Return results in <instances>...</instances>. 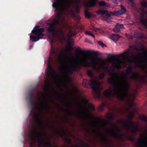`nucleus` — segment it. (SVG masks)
<instances>
[{
    "instance_id": "obj_1",
    "label": "nucleus",
    "mask_w": 147,
    "mask_h": 147,
    "mask_svg": "<svg viewBox=\"0 0 147 147\" xmlns=\"http://www.w3.org/2000/svg\"><path fill=\"white\" fill-rule=\"evenodd\" d=\"M111 87L105 90L104 94L106 97L111 100L114 96L121 100H123L127 96H130L129 90H131L130 83H109Z\"/></svg>"
},
{
    "instance_id": "obj_2",
    "label": "nucleus",
    "mask_w": 147,
    "mask_h": 147,
    "mask_svg": "<svg viewBox=\"0 0 147 147\" xmlns=\"http://www.w3.org/2000/svg\"><path fill=\"white\" fill-rule=\"evenodd\" d=\"M35 91V90L33 89L29 91L27 97L31 106L30 113H33V114L35 116L38 126L42 129L44 130L45 128L44 125L38 116L36 114L35 111L34 106L35 105L39 107L40 111H42L43 109L45 108V106L46 107L48 106L47 99L43 93L39 91L38 92V95L41 96L40 98H39L40 101L39 103L36 101L35 102L33 100V97L34 95Z\"/></svg>"
},
{
    "instance_id": "obj_3",
    "label": "nucleus",
    "mask_w": 147,
    "mask_h": 147,
    "mask_svg": "<svg viewBox=\"0 0 147 147\" xmlns=\"http://www.w3.org/2000/svg\"><path fill=\"white\" fill-rule=\"evenodd\" d=\"M55 42L53 39L51 40L50 44L51 49L50 55L47 61L48 67L45 70V76L44 77L45 81L41 83H73L72 82H52L51 81L54 77L57 75V73L55 71L53 67V63L57 60V58L59 56L55 48L53 47V44Z\"/></svg>"
},
{
    "instance_id": "obj_4",
    "label": "nucleus",
    "mask_w": 147,
    "mask_h": 147,
    "mask_svg": "<svg viewBox=\"0 0 147 147\" xmlns=\"http://www.w3.org/2000/svg\"><path fill=\"white\" fill-rule=\"evenodd\" d=\"M99 60L101 62L99 65L100 67L102 69H105L110 76V77L108 79V83H129L128 82H115L116 79L119 77V73L115 72L114 69H107L106 67V61L102 59H100Z\"/></svg>"
},
{
    "instance_id": "obj_5",
    "label": "nucleus",
    "mask_w": 147,
    "mask_h": 147,
    "mask_svg": "<svg viewBox=\"0 0 147 147\" xmlns=\"http://www.w3.org/2000/svg\"><path fill=\"white\" fill-rule=\"evenodd\" d=\"M102 83H82L84 85L85 84V87H87L88 86L93 90V94L96 99H99L102 97V94L101 91L103 87L102 85Z\"/></svg>"
},
{
    "instance_id": "obj_6",
    "label": "nucleus",
    "mask_w": 147,
    "mask_h": 147,
    "mask_svg": "<svg viewBox=\"0 0 147 147\" xmlns=\"http://www.w3.org/2000/svg\"><path fill=\"white\" fill-rule=\"evenodd\" d=\"M60 20L57 18L55 20H50L47 22L48 25V28L47 29V31L52 34H55L57 31L56 26L60 22Z\"/></svg>"
},
{
    "instance_id": "obj_7",
    "label": "nucleus",
    "mask_w": 147,
    "mask_h": 147,
    "mask_svg": "<svg viewBox=\"0 0 147 147\" xmlns=\"http://www.w3.org/2000/svg\"><path fill=\"white\" fill-rule=\"evenodd\" d=\"M119 122L124 125V127L128 131H129L130 129H132L137 132L139 131L138 125L131 121L129 122L127 120L121 119L119 121Z\"/></svg>"
},
{
    "instance_id": "obj_8",
    "label": "nucleus",
    "mask_w": 147,
    "mask_h": 147,
    "mask_svg": "<svg viewBox=\"0 0 147 147\" xmlns=\"http://www.w3.org/2000/svg\"><path fill=\"white\" fill-rule=\"evenodd\" d=\"M109 125L114 129L107 131L108 133L112 136L117 139H123L124 135L119 133L121 130L115 125L112 123L109 122Z\"/></svg>"
},
{
    "instance_id": "obj_9",
    "label": "nucleus",
    "mask_w": 147,
    "mask_h": 147,
    "mask_svg": "<svg viewBox=\"0 0 147 147\" xmlns=\"http://www.w3.org/2000/svg\"><path fill=\"white\" fill-rule=\"evenodd\" d=\"M45 29L42 28H40L32 31V32L36 36H30V40L32 41L36 42L38 41L40 39L42 38V37L45 36L43 32H44Z\"/></svg>"
},
{
    "instance_id": "obj_10",
    "label": "nucleus",
    "mask_w": 147,
    "mask_h": 147,
    "mask_svg": "<svg viewBox=\"0 0 147 147\" xmlns=\"http://www.w3.org/2000/svg\"><path fill=\"white\" fill-rule=\"evenodd\" d=\"M142 51H144L143 53L144 55V56H141V54L139 53H137L136 55L133 53L132 55L138 62L146 65L147 64V50H146L145 47H144Z\"/></svg>"
},
{
    "instance_id": "obj_11",
    "label": "nucleus",
    "mask_w": 147,
    "mask_h": 147,
    "mask_svg": "<svg viewBox=\"0 0 147 147\" xmlns=\"http://www.w3.org/2000/svg\"><path fill=\"white\" fill-rule=\"evenodd\" d=\"M53 4V6L55 9V10H58L59 9L60 3L63 2L64 4L65 7H69L74 3V0H55Z\"/></svg>"
},
{
    "instance_id": "obj_12",
    "label": "nucleus",
    "mask_w": 147,
    "mask_h": 147,
    "mask_svg": "<svg viewBox=\"0 0 147 147\" xmlns=\"http://www.w3.org/2000/svg\"><path fill=\"white\" fill-rule=\"evenodd\" d=\"M97 58L95 57H92L90 58V59L92 61V63H90L87 61L85 59L83 61L80 62V65L82 67H91L93 69H95L98 63L96 62V60Z\"/></svg>"
},
{
    "instance_id": "obj_13",
    "label": "nucleus",
    "mask_w": 147,
    "mask_h": 147,
    "mask_svg": "<svg viewBox=\"0 0 147 147\" xmlns=\"http://www.w3.org/2000/svg\"><path fill=\"white\" fill-rule=\"evenodd\" d=\"M78 69V66L75 63H74L73 65L71 66L70 69L67 70L65 69L63 67H61L60 69V72L62 75L68 77L69 74H71L73 71H76Z\"/></svg>"
},
{
    "instance_id": "obj_14",
    "label": "nucleus",
    "mask_w": 147,
    "mask_h": 147,
    "mask_svg": "<svg viewBox=\"0 0 147 147\" xmlns=\"http://www.w3.org/2000/svg\"><path fill=\"white\" fill-rule=\"evenodd\" d=\"M133 67L131 66H129L126 69L125 71H124L122 74V75L126 76L131 75L132 77L135 79H137L140 77V74L135 71H133Z\"/></svg>"
},
{
    "instance_id": "obj_15",
    "label": "nucleus",
    "mask_w": 147,
    "mask_h": 147,
    "mask_svg": "<svg viewBox=\"0 0 147 147\" xmlns=\"http://www.w3.org/2000/svg\"><path fill=\"white\" fill-rule=\"evenodd\" d=\"M34 134L35 136L39 138V140L38 141L39 145L42 146L43 144H44L45 137L47 135V134L44 131L43 134H41L39 132L35 131L34 132Z\"/></svg>"
},
{
    "instance_id": "obj_16",
    "label": "nucleus",
    "mask_w": 147,
    "mask_h": 147,
    "mask_svg": "<svg viewBox=\"0 0 147 147\" xmlns=\"http://www.w3.org/2000/svg\"><path fill=\"white\" fill-rule=\"evenodd\" d=\"M111 56L113 59H116L115 67L117 69H121L122 67L121 65L125 63L124 61L122 60H120L117 59L116 56L115 55H111Z\"/></svg>"
},
{
    "instance_id": "obj_17",
    "label": "nucleus",
    "mask_w": 147,
    "mask_h": 147,
    "mask_svg": "<svg viewBox=\"0 0 147 147\" xmlns=\"http://www.w3.org/2000/svg\"><path fill=\"white\" fill-rule=\"evenodd\" d=\"M76 51L78 53L82 54H85L86 53H89L94 56H96L97 55L95 53L92 52L90 51L81 50L80 48L79 47H78L76 48Z\"/></svg>"
},
{
    "instance_id": "obj_18",
    "label": "nucleus",
    "mask_w": 147,
    "mask_h": 147,
    "mask_svg": "<svg viewBox=\"0 0 147 147\" xmlns=\"http://www.w3.org/2000/svg\"><path fill=\"white\" fill-rule=\"evenodd\" d=\"M126 10L123 6H122L121 9L119 10L113 12V14L116 16H121L125 13Z\"/></svg>"
},
{
    "instance_id": "obj_19",
    "label": "nucleus",
    "mask_w": 147,
    "mask_h": 147,
    "mask_svg": "<svg viewBox=\"0 0 147 147\" xmlns=\"http://www.w3.org/2000/svg\"><path fill=\"white\" fill-rule=\"evenodd\" d=\"M92 132L94 134H97L98 135L100 136L102 138V140L106 143L108 144L110 142V140H109L106 137L104 136L102 134L97 132L95 130H92Z\"/></svg>"
},
{
    "instance_id": "obj_20",
    "label": "nucleus",
    "mask_w": 147,
    "mask_h": 147,
    "mask_svg": "<svg viewBox=\"0 0 147 147\" xmlns=\"http://www.w3.org/2000/svg\"><path fill=\"white\" fill-rule=\"evenodd\" d=\"M130 54V51L129 49L125 51L119 55V56L123 57L124 59H127Z\"/></svg>"
},
{
    "instance_id": "obj_21",
    "label": "nucleus",
    "mask_w": 147,
    "mask_h": 147,
    "mask_svg": "<svg viewBox=\"0 0 147 147\" xmlns=\"http://www.w3.org/2000/svg\"><path fill=\"white\" fill-rule=\"evenodd\" d=\"M123 25L122 24L117 23L113 29L115 32H118L120 31V29L123 28Z\"/></svg>"
},
{
    "instance_id": "obj_22",
    "label": "nucleus",
    "mask_w": 147,
    "mask_h": 147,
    "mask_svg": "<svg viewBox=\"0 0 147 147\" xmlns=\"http://www.w3.org/2000/svg\"><path fill=\"white\" fill-rule=\"evenodd\" d=\"M97 0H89L86 3L87 5L89 7H93L95 6L97 3Z\"/></svg>"
},
{
    "instance_id": "obj_23",
    "label": "nucleus",
    "mask_w": 147,
    "mask_h": 147,
    "mask_svg": "<svg viewBox=\"0 0 147 147\" xmlns=\"http://www.w3.org/2000/svg\"><path fill=\"white\" fill-rule=\"evenodd\" d=\"M58 34H59L61 37L64 38L65 36V31H64L62 29L58 30L57 29V32L55 34H53L55 35L56 36H58Z\"/></svg>"
},
{
    "instance_id": "obj_24",
    "label": "nucleus",
    "mask_w": 147,
    "mask_h": 147,
    "mask_svg": "<svg viewBox=\"0 0 147 147\" xmlns=\"http://www.w3.org/2000/svg\"><path fill=\"white\" fill-rule=\"evenodd\" d=\"M140 22L141 23L144 25L147 29V19H144V14L142 15V18L140 19Z\"/></svg>"
},
{
    "instance_id": "obj_25",
    "label": "nucleus",
    "mask_w": 147,
    "mask_h": 147,
    "mask_svg": "<svg viewBox=\"0 0 147 147\" xmlns=\"http://www.w3.org/2000/svg\"><path fill=\"white\" fill-rule=\"evenodd\" d=\"M144 140V139L143 138H139L137 142L142 147H147V143H142V141Z\"/></svg>"
},
{
    "instance_id": "obj_26",
    "label": "nucleus",
    "mask_w": 147,
    "mask_h": 147,
    "mask_svg": "<svg viewBox=\"0 0 147 147\" xmlns=\"http://www.w3.org/2000/svg\"><path fill=\"white\" fill-rule=\"evenodd\" d=\"M135 37L138 38H145L143 33L141 32H136L134 33Z\"/></svg>"
},
{
    "instance_id": "obj_27",
    "label": "nucleus",
    "mask_w": 147,
    "mask_h": 147,
    "mask_svg": "<svg viewBox=\"0 0 147 147\" xmlns=\"http://www.w3.org/2000/svg\"><path fill=\"white\" fill-rule=\"evenodd\" d=\"M76 35V33L72 30L69 31V34L67 35V37L69 39L72 36H74Z\"/></svg>"
},
{
    "instance_id": "obj_28",
    "label": "nucleus",
    "mask_w": 147,
    "mask_h": 147,
    "mask_svg": "<svg viewBox=\"0 0 147 147\" xmlns=\"http://www.w3.org/2000/svg\"><path fill=\"white\" fill-rule=\"evenodd\" d=\"M107 10L100 9L96 11V13L99 15H104L106 14Z\"/></svg>"
},
{
    "instance_id": "obj_29",
    "label": "nucleus",
    "mask_w": 147,
    "mask_h": 147,
    "mask_svg": "<svg viewBox=\"0 0 147 147\" xmlns=\"http://www.w3.org/2000/svg\"><path fill=\"white\" fill-rule=\"evenodd\" d=\"M52 91L53 93L55 94L56 95H58L62 99H65V98H64L62 96L61 94H59V93L56 90H55L54 89H53Z\"/></svg>"
},
{
    "instance_id": "obj_30",
    "label": "nucleus",
    "mask_w": 147,
    "mask_h": 147,
    "mask_svg": "<svg viewBox=\"0 0 147 147\" xmlns=\"http://www.w3.org/2000/svg\"><path fill=\"white\" fill-rule=\"evenodd\" d=\"M108 3H106L104 1H100L98 3V5L101 6H108Z\"/></svg>"
},
{
    "instance_id": "obj_31",
    "label": "nucleus",
    "mask_w": 147,
    "mask_h": 147,
    "mask_svg": "<svg viewBox=\"0 0 147 147\" xmlns=\"http://www.w3.org/2000/svg\"><path fill=\"white\" fill-rule=\"evenodd\" d=\"M85 17L88 18H90L92 17L91 14L87 10L86 11L84 12Z\"/></svg>"
},
{
    "instance_id": "obj_32",
    "label": "nucleus",
    "mask_w": 147,
    "mask_h": 147,
    "mask_svg": "<svg viewBox=\"0 0 147 147\" xmlns=\"http://www.w3.org/2000/svg\"><path fill=\"white\" fill-rule=\"evenodd\" d=\"M87 74L88 76L90 78H92L94 75L93 71L91 70H88L87 71Z\"/></svg>"
},
{
    "instance_id": "obj_33",
    "label": "nucleus",
    "mask_w": 147,
    "mask_h": 147,
    "mask_svg": "<svg viewBox=\"0 0 147 147\" xmlns=\"http://www.w3.org/2000/svg\"><path fill=\"white\" fill-rule=\"evenodd\" d=\"M141 5L146 8H147V1L143 0L141 2Z\"/></svg>"
},
{
    "instance_id": "obj_34",
    "label": "nucleus",
    "mask_w": 147,
    "mask_h": 147,
    "mask_svg": "<svg viewBox=\"0 0 147 147\" xmlns=\"http://www.w3.org/2000/svg\"><path fill=\"white\" fill-rule=\"evenodd\" d=\"M44 144L45 146L49 147H52V145L50 141H46L45 140L44 142Z\"/></svg>"
},
{
    "instance_id": "obj_35",
    "label": "nucleus",
    "mask_w": 147,
    "mask_h": 147,
    "mask_svg": "<svg viewBox=\"0 0 147 147\" xmlns=\"http://www.w3.org/2000/svg\"><path fill=\"white\" fill-rule=\"evenodd\" d=\"M85 33L87 35H88L92 36L94 39L95 38V36L94 35L90 32L88 31H86L85 32Z\"/></svg>"
},
{
    "instance_id": "obj_36",
    "label": "nucleus",
    "mask_w": 147,
    "mask_h": 147,
    "mask_svg": "<svg viewBox=\"0 0 147 147\" xmlns=\"http://www.w3.org/2000/svg\"><path fill=\"white\" fill-rule=\"evenodd\" d=\"M66 111L67 114L70 116H73L74 114L73 112L68 109H66Z\"/></svg>"
},
{
    "instance_id": "obj_37",
    "label": "nucleus",
    "mask_w": 147,
    "mask_h": 147,
    "mask_svg": "<svg viewBox=\"0 0 147 147\" xmlns=\"http://www.w3.org/2000/svg\"><path fill=\"white\" fill-rule=\"evenodd\" d=\"M141 119L142 121L146 122H147V117L145 115H142Z\"/></svg>"
},
{
    "instance_id": "obj_38",
    "label": "nucleus",
    "mask_w": 147,
    "mask_h": 147,
    "mask_svg": "<svg viewBox=\"0 0 147 147\" xmlns=\"http://www.w3.org/2000/svg\"><path fill=\"white\" fill-rule=\"evenodd\" d=\"M105 76V75L104 73L102 72V73L98 75V78L99 79L101 80L104 78Z\"/></svg>"
},
{
    "instance_id": "obj_39",
    "label": "nucleus",
    "mask_w": 147,
    "mask_h": 147,
    "mask_svg": "<svg viewBox=\"0 0 147 147\" xmlns=\"http://www.w3.org/2000/svg\"><path fill=\"white\" fill-rule=\"evenodd\" d=\"M126 138L129 141H133L135 139V138H133L131 136H125Z\"/></svg>"
},
{
    "instance_id": "obj_40",
    "label": "nucleus",
    "mask_w": 147,
    "mask_h": 147,
    "mask_svg": "<svg viewBox=\"0 0 147 147\" xmlns=\"http://www.w3.org/2000/svg\"><path fill=\"white\" fill-rule=\"evenodd\" d=\"M64 139L67 143L69 144H71V139L68 138H64Z\"/></svg>"
},
{
    "instance_id": "obj_41",
    "label": "nucleus",
    "mask_w": 147,
    "mask_h": 147,
    "mask_svg": "<svg viewBox=\"0 0 147 147\" xmlns=\"http://www.w3.org/2000/svg\"><path fill=\"white\" fill-rule=\"evenodd\" d=\"M97 43L99 45H100L102 47H106V45L105 44H104L103 43L100 41H97Z\"/></svg>"
},
{
    "instance_id": "obj_42",
    "label": "nucleus",
    "mask_w": 147,
    "mask_h": 147,
    "mask_svg": "<svg viewBox=\"0 0 147 147\" xmlns=\"http://www.w3.org/2000/svg\"><path fill=\"white\" fill-rule=\"evenodd\" d=\"M105 16L107 17V19H105V20L106 21H108L107 20L108 18V17H110L111 16V14L108 12V11L107 10V11L106 12V14H105Z\"/></svg>"
},
{
    "instance_id": "obj_43",
    "label": "nucleus",
    "mask_w": 147,
    "mask_h": 147,
    "mask_svg": "<svg viewBox=\"0 0 147 147\" xmlns=\"http://www.w3.org/2000/svg\"><path fill=\"white\" fill-rule=\"evenodd\" d=\"M89 107L93 110H94L95 109L94 105L92 103H88Z\"/></svg>"
},
{
    "instance_id": "obj_44",
    "label": "nucleus",
    "mask_w": 147,
    "mask_h": 147,
    "mask_svg": "<svg viewBox=\"0 0 147 147\" xmlns=\"http://www.w3.org/2000/svg\"><path fill=\"white\" fill-rule=\"evenodd\" d=\"M114 117V116L112 114H110L108 116V118L110 120H113Z\"/></svg>"
},
{
    "instance_id": "obj_45",
    "label": "nucleus",
    "mask_w": 147,
    "mask_h": 147,
    "mask_svg": "<svg viewBox=\"0 0 147 147\" xmlns=\"http://www.w3.org/2000/svg\"><path fill=\"white\" fill-rule=\"evenodd\" d=\"M112 36L115 38L116 40L118 39L120 37L118 35L114 34H112Z\"/></svg>"
},
{
    "instance_id": "obj_46",
    "label": "nucleus",
    "mask_w": 147,
    "mask_h": 147,
    "mask_svg": "<svg viewBox=\"0 0 147 147\" xmlns=\"http://www.w3.org/2000/svg\"><path fill=\"white\" fill-rule=\"evenodd\" d=\"M84 41L85 42H88L90 43H91V40L88 39L87 38H85Z\"/></svg>"
},
{
    "instance_id": "obj_47",
    "label": "nucleus",
    "mask_w": 147,
    "mask_h": 147,
    "mask_svg": "<svg viewBox=\"0 0 147 147\" xmlns=\"http://www.w3.org/2000/svg\"><path fill=\"white\" fill-rule=\"evenodd\" d=\"M131 132L132 133L134 134H136L137 131H135L132 129H131Z\"/></svg>"
},
{
    "instance_id": "obj_48",
    "label": "nucleus",
    "mask_w": 147,
    "mask_h": 147,
    "mask_svg": "<svg viewBox=\"0 0 147 147\" xmlns=\"http://www.w3.org/2000/svg\"><path fill=\"white\" fill-rule=\"evenodd\" d=\"M49 98L50 99V102H52L53 100L52 96L51 95H50V96Z\"/></svg>"
},
{
    "instance_id": "obj_49",
    "label": "nucleus",
    "mask_w": 147,
    "mask_h": 147,
    "mask_svg": "<svg viewBox=\"0 0 147 147\" xmlns=\"http://www.w3.org/2000/svg\"><path fill=\"white\" fill-rule=\"evenodd\" d=\"M104 105H102L99 107L100 110L101 111H102L103 110Z\"/></svg>"
},
{
    "instance_id": "obj_50",
    "label": "nucleus",
    "mask_w": 147,
    "mask_h": 147,
    "mask_svg": "<svg viewBox=\"0 0 147 147\" xmlns=\"http://www.w3.org/2000/svg\"><path fill=\"white\" fill-rule=\"evenodd\" d=\"M88 125L90 126H93L94 125V123H89L88 124Z\"/></svg>"
},
{
    "instance_id": "obj_51",
    "label": "nucleus",
    "mask_w": 147,
    "mask_h": 147,
    "mask_svg": "<svg viewBox=\"0 0 147 147\" xmlns=\"http://www.w3.org/2000/svg\"><path fill=\"white\" fill-rule=\"evenodd\" d=\"M138 67L140 68H144V66L142 65L139 64L138 65Z\"/></svg>"
},
{
    "instance_id": "obj_52",
    "label": "nucleus",
    "mask_w": 147,
    "mask_h": 147,
    "mask_svg": "<svg viewBox=\"0 0 147 147\" xmlns=\"http://www.w3.org/2000/svg\"><path fill=\"white\" fill-rule=\"evenodd\" d=\"M99 30V29L98 28H94V27L93 28V30L95 31H97L98 30Z\"/></svg>"
},
{
    "instance_id": "obj_53",
    "label": "nucleus",
    "mask_w": 147,
    "mask_h": 147,
    "mask_svg": "<svg viewBox=\"0 0 147 147\" xmlns=\"http://www.w3.org/2000/svg\"><path fill=\"white\" fill-rule=\"evenodd\" d=\"M84 100V102L86 104H87L88 103V100L87 99H85Z\"/></svg>"
},
{
    "instance_id": "obj_54",
    "label": "nucleus",
    "mask_w": 147,
    "mask_h": 147,
    "mask_svg": "<svg viewBox=\"0 0 147 147\" xmlns=\"http://www.w3.org/2000/svg\"><path fill=\"white\" fill-rule=\"evenodd\" d=\"M61 131H63V132L64 131V130H63V128H61V130L59 131V133H61Z\"/></svg>"
},
{
    "instance_id": "obj_55",
    "label": "nucleus",
    "mask_w": 147,
    "mask_h": 147,
    "mask_svg": "<svg viewBox=\"0 0 147 147\" xmlns=\"http://www.w3.org/2000/svg\"><path fill=\"white\" fill-rule=\"evenodd\" d=\"M46 93L48 94H49L51 93V91L49 90H48L46 92Z\"/></svg>"
},
{
    "instance_id": "obj_56",
    "label": "nucleus",
    "mask_w": 147,
    "mask_h": 147,
    "mask_svg": "<svg viewBox=\"0 0 147 147\" xmlns=\"http://www.w3.org/2000/svg\"><path fill=\"white\" fill-rule=\"evenodd\" d=\"M59 109L60 111H62L63 109L62 108L60 107H59Z\"/></svg>"
},
{
    "instance_id": "obj_57",
    "label": "nucleus",
    "mask_w": 147,
    "mask_h": 147,
    "mask_svg": "<svg viewBox=\"0 0 147 147\" xmlns=\"http://www.w3.org/2000/svg\"><path fill=\"white\" fill-rule=\"evenodd\" d=\"M90 83H103V82H91Z\"/></svg>"
},
{
    "instance_id": "obj_58",
    "label": "nucleus",
    "mask_w": 147,
    "mask_h": 147,
    "mask_svg": "<svg viewBox=\"0 0 147 147\" xmlns=\"http://www.w3.org/2000/svg\"><path fill=\"white\" fill-rule=\"evenodd\" d=\"M30 123H32V125H33V122H32V120H30Z\"/></svg>"
},
{
    "instance_id": "obj_59",
    "label": "nucleus",
    "mask_w": 147,
    "mask_h": 147,
    "mask_svg": "<svg viewBox=\"0 0 147 147\" xmlns=\"http://www.w3.org/2000/svg\"><path fill=\"white\" fill-rule=\"evenodd\" d=\"M76 11L77 12H79V10L78 8H77L76 9Z\"/></svg>"
},
{
    "instance_id": "obj_60",
    "label": "nucleus",
    "mask_w": 147,
    "mask_h": 147,
    "mask_svg": "<svg viewBox=\"0 0 147 147\" xmlns=\"http://www.w3.org/2000/svg\"><path fill=\"white\" fill-rule=\"evenodd\" d=\"M133 38V37L132 36H130V37L129 38V39H132Z\"/></svg>"
},
{
    "instance_id": "obj_61",
    "label": "nucleus",
    "mask_w": 147,
    "mask_h": 147,
    "mask_svg": "<svg viewBox=\"0 0 147 147\" xmlns=\"http://www.w3.org/2000/svg\"><path fill=\"white\" fill-rule=\"evenodd\" d=\"M85 130L87 132H88V129H87L86 128H85Z\"/></svg>"
},
{
    "instance_id": "obj_62",
    "label": "nucleus",
    "mask_w": 147,
    "mask_h": 147,
    "mask_svg": "<svg viewBox=\"0 0 147 147\" xmlns=\"http://www.w3.org/2000/svg\"><path fill=\"white\" fill-rule=\"evenodd\" d=\"M75 89H76V90L77 91H78H78H79V90H78V89L77 88H75Z\"/></svg>"
},
{
    "instance_id": "obj_63",
    "label": "nucleus",
    "mask_w": 147,
    "mask_h": 147,
    "mask_svg": "<svg viewBox=\"0 0 147 147\" xmlns=\"http://www.w3.org/2000/svg\"><path fill=\"white\" fill-rule=\"evenodd\" d=\"M84 119L85 121H87V118H84Z\"/></svg>"
},
{
    "instance_id": "obj_64",
    "label": "nucleus",
    "mask_w": 147,
    "mask_h": 147,
    "mask_svg": "<svg viewBox=\"0 0 147 147\" xmlns=\"http://www.w3.org/2000/svg\"><path fill=\"white\" fill-rule=\"evenodd\" d=\"M130 2L132 3L133 2V0H128Z\"/></svg>"
}]
</instances>
